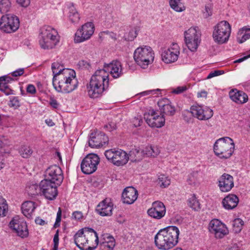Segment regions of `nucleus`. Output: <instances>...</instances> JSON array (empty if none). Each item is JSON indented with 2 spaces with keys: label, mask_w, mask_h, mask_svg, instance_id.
Listing matches in <instances>:
<instances>
[{
  "label": "nucleus",
  "mask_w": 250,
  "mask_h": 250,
  "mask_svg": "<svg viewBox=\"0 0 250 250\" xmlns=\"http://www.w3.org/2000/svg\"><path fill=\"white\" fill-rule=\"evenodd\" d=\"M49 104L54 108H57L59 105L57 100L53 97L50 98Z\"/></svg>",
  "instance_id": "53"
},
{
  "label": "nucleus",
  "mask_w": 250,
  "mask_h": 250,
  "mask_svg": "<svg viewBox=\"0 0 250 250\" xmlns=\"http://www.w3.org/2000/svg\"><path fill=\"white\" fill-rule=\"evenodd\" d=\"M179 230L175 226H168L160 230L154 237L157 248L162 250H169L178 242Z\"/></svg>",
  "instance_id": "1"
},
{
  "label": "nucleus",
  "mask_w": 250,
  "mask_h": 250,
  "mask_svg": "<svg viewBox=\"0 0 250 250\" xmlns=\"http://www.w3.org/2000/svg\"><path fill=\"white\" fill-rule=\"evenodd\" d=\"M142 122L141 117H135L133 120V125L135 127L140 126Z\"/></svg>",
  "instance_id": "54"
},
{
  "label": "nucleus",
  "mask_w": 250,
  "mask_h": 250,
  "mask_svg": "<svg viewBox=\"0 0 250 250\" xmlns=\"http://www.w3.org/2000/svg\"><path fill=\"white\" fill-rule=\"evenodd\" d=\"M17 2L21 6L26 7L30 4V0H16Z\"/></svg>",
  "instance_id": "55"
},
{
  "label": "nucleus",
  "mask_w": 250,
  "mask_h": 250,
  "mask_svg": "<svg viewBox=\"0 0 250 250\" xmlns=\"http://www.w3.org/2000/svg\"><path fill=\"white\" fill-rule=\"evenodd\" d=\"M160 116L154 110H150L148 113L144 114V119L147 124L152 127L160 128L164 126L165 123L164 116Z\"/></svg>",
  "instance_id": "18"
},
{
  "label": "nucleus",
  "mask_w": 250,
  "mask_h": 250,
  "mask_svg": "<svg viewBox=\"0 0 250 250\" xmlns=\"http://www.w3.org/2000/svg\"><path fill=\"white\" fill-rule=\"evenodd\" d=\"M133 57L139 65L143 68H145L153 62L154 53L149 46L139 47L135 50Z\"/></svg>",
  "instance_id": "6"
},
{
  "label": "nucleus",
  "mask_w": 250,
  "mask_h": 250,
  "mask_svg": "<svg viewBox=\"0 0 250 250\" xmlns=\"http://www.w3.org/2000/svg\"><path fill=\"white\" fill-rule=\"evenodd\" d=\"M108 75L104 70H97L91 78L87 85L88 94L90 98L101 96L108 86Z\"/></svg>",
  "instance_id": "3"
},
{
  "label": "nucleus",
  "mask_w": 250,
  "mask_h": 250,
  "mask_svg": "<svg viewBox=\"0 0 250 250\" xmlns=\"http://www.w3.org/2000/svg\"><path fill=\"white\" fill-rule=\"evenodd\" d=\"M99 70H104L108 75L107 72H109L114 78H118L123 74L121 63L117 60L113 61L109 63H104V68Z\"/></svg>",
  "instance_id": "22"
},
{
  "label": "nucleus",
  "mask_w": 250,
  "mask_h": 250,
  "mask_svg": "<svg viewBox=\"0 0 250 250\" xmlns=\"http://www.w3.org/2000/svg\"><path fill=\"white\" fill-rule=\"evenodd\" d=\"M113 206L110 199L106 198L98 205L96 210L101 216H111L112 214Z\"/></svg>",
  "instance_id": "26"
},
{
  "label": "nucleus",
  "mask_w": 250,
  "mask_h": 250,
  "mask_svg": "<svg viewBox=\"0 0 250 250\" xmlns=\"http://www.w3.org/2000/svg\"><path fill=\"white\" fill-rule=\"evenodd\" d=\"M207 92L205 90L202 91L198 93V97H206L207 96Z\"/></svg>",
  "instance_id": "64"
},
{
  "label": "nucleus",
  "mask_w": 250,
  "mask_h": 250,
  "mask_svg": "<svg viewBox=\"0 0 250 250\" xmlns=\"http://www.w3.org/2000/svg\"><path fill=\"white\" fill-rule=\"evenodd\" d=\"M244 225L243 221L240 218H236L233 221V230L235 232H239Z\"/></svg>",
  "instance_id": "45"
},
{
  "label": "nucleus",
  "mask_w": 250,
  "mask_h": 250,
  "mask_svg": "<svg viewBox=\"0 0 250 250\" xmlns=\"http://www.w3.org/2000/svg\"><path fill=\"white\" fill-rule=\"evenodd\" d=\"M224 73V71L222 70H214L213 71L211 72L207 76V79H209L212 78L214 77L219 76Z\"/></svg>",
  "instance_id": "48"
},
{
  "label": "nucleus",
  "mask_w": 250,
  "mask_h": 250,
  "mask_svg": "<svg viewBox=\"0 0 250 250\" xmlns=\"http://www.w3.org/2000/svg\"><path fill=\"white\" fill-rule=\"evenodd\" d=\"M201 33L195 27H191L185 32V40L188 48L195 51L200 42Z\"/></svg>",
  "instance_id": "11"
},
{
  "label": "nucleus",
  "mask_w": 250,
  "mask_h": 250,
  "mask_svg": "<svg viewBox=\"0 0 250 250\" xmlns=\"http://www.w3.org/2000/svg\"><path fill=\"white\" fill-rule=\"evenodd\" d=\"M104 128L109 131H112L116 128V125L114 123H110L107 125H104Z\"/></svg>",
  "instance_id": "52"
},
{
  "label": "nucleus",
  "mask_w": 250,
  "mask_h": 250,
  "mask_svg": "<svg viewBox=\"0 0 250 250\" xmlns=\"http://www.w3.org/2000/svg\"><path fill=\"white\" fill-rule=\"evenodd\" d=\"M35 208V203L32 201L24 202L21 207L22 213L28 218H30L32 217V213Z\"/></svg>",
  "instance_id": "30"
},
{
  "label": "nucleus",
  "mask_w": 250,
  "mask_h": 250,
  "mask_svg": "<svg viewBox=\"0 0 250 250\" xmlns=\"http://www.w3.org/2000/svg\"><path fill=\"white\" fill-rule=\"evenodd\" d=\"M231 26L226 21L219 22L214 27L212 37L215 42L221 44L227 42L231 33Z\"/></svg>",
  "instance_id": "7"
},
{
  "label": "nucleus",
  "mask_w": 250,
  "mask_h": 250,
  "mask_svg": "<svg viewBox=\"0 0 250 250\" xmlns=\"http://www.w3.org/2000/svg\"><path fill=\"white\" fill-rule=\"evenodd\" d=\"M60 37L57 31L49 25L42 27L39 31V43L44 49L54 48L59 42Z\"/></svg>",
  "instance_id": "4"
},
{
  "label": "nucleus",
  "mask_w": 250,
  "mask_h": 250,
  "mask_svg": "<svg viewBox=\"0 0 250 250\" xmlns=\"http://www.w3.org/2000/svg\"><path fill=\"white\" fill-rule=\"evenodd\" d=\"M188 205L195 210H198L201 208L200 204L194 195L189 199Z\"/></svg>",
  "instance_id": "42"
},
{
  "label": "nucleus",
  "mask_w": 250,
  "mask_h": 250,
  "mask_svg": "<svg viewBox=\"0 0 250 250\" xmlns=\"http://www.w3.org/2000/svg\"><path fill=\"white\" fill-rule=\"evenodd\" d=\"M19 153L22 157L28 158L33 153V150L30 146H23L20 148Z\"/></svg>",
  "instance_id": "38"
},
{
  "label": "nucleus",
  "mask_w": 250,
  "mask_h": 250,
  "mask_svg": "<svg viewBox=\"0 0 250 250\" xmlns=\"http://www.w3.org/2000/svg\"><path fill=\"white\" fill-rule=\"evenodd\" d=\"M190 112L193 117L199 120H207L211 118L213 115V110L207 106L199 105H193L190 108Z\"/></svg>",
  "instance_id": "17"
},
{
  "label": "nucleus",
  "mask_w": 250,
  "mask_h": 250,
  "mask_svg": "<svg viewBox=\"0 0 250 250\" xmlns=\"http://www.w3.org/2000/svg\"><path fill=\"white\" fill-rule=\"evenodd\" d=\"M205 11L208 16L211 15V5L208 4L205 6Z\"/></svg>",
  "instance_id": "62"
},
{
  "label": "nucleus",
  "mask_w": 250,
  "mask_h": 250,
  "mask_svg": "<svg viewBox=\"0 0 250 250\" xmlns=\"http://www.w3.org/2000/svg\"><path fill=\"white\" fill-rule=\"evenodd\" d=\"M20 21L18 17L13 14L3 15L0 20V30L6 33H12L19 28Z\"/></svg>",
  "instance_id": "9"
},
{
  "label": "nucleus",
  "mask_w": 250,
  "mask_h": 250,
  "mask_svg": "<svg viewBox=\"0 0 250 250\" xmlns=\"http://www.w3.org/2000/svg\"><path fill=\"white\" fill-rule=\"evenodd\" d=\"M56 183L43 180L40 182L41 194L49 200L55 199L58 195Z\"/></svg>",
  "instance_id": "15"
},
{
  "label": "nucleus",
  "mask_w": 250,
  "mask_h": 250,
  "mask_svg": "<svg viewBox=\"0 0 250 250\" xmlns=\"http://www.w3.org/2000/svg\"><path fill=\"white\" fill-rule=\"evenodd\" d=\"M139 29L137 27H135L130 30L128 33H126L125 38L126 40L132 41L137 37Z\"/></svg>",
  "instance_id": "41"
},
{
  "label": "nucleus",
  "mask_w": 250,
  "mask_h": 250,
  "mask_svg": "<svg viewBox=\"0 0 250 250\" xmlns=\"http://www.w3.org/2000/svg\"><path fill=\"white\" fill-rule=\"evenodd\" d=\"M104 155L109 161L117 166L125 165L129 160L128 155L121 149L107 150L104 152Z\"/></svg>",
  "instance_id": "10"
},
{
  "label": "nucleus",
  "mask_w": 250,
  "mask_h": 250,
  "mask_svg": "<svg viewBox=\"0 0 250 250\" xmlns=\"http://www.w3.org/2000/svg\"><path fill=\"white\" fill-rule=\"evenodd\" d=\"M249 58H250V54H249L248 55H247V56H244V57H243L242 58H240V59L236 60L234 62H241L243 61H244V60H246V59H248Z\"/></svg>",
  "instance_id": "63"
},
{
  "label": "nucleus",
  "mask_w": 250,
  "mask_h": 250,
  "mask_svg": "<svg viewBox=\"0 0 250 250\" xmlns=\"http://www.w3.org/2000/svg\"><path fill=\"white\" fill-rule=\"evenodd\" d=\"M72 218L76 220H80L83 218V213L80 211H75L73 212Z\"/></svg>",
  "instance_id": "49"
},
{
  "label": "nucleus",
  "mask_w": 250,
  "mask_h": 250,
  "mask_svg": "<svg viewBox=\"0 0 250 250\" xmlns=\"http://www.w3.org/2000/svg\"><path fill=\"white\" fill-rule=\"evenodd\" d=\"M238 202L239 199L236 195L229 194L223 199L222 204L225 209L229 210L236 207Z\"/></svg>",
  "instance_id": "29"
},
{
  "label": "nucleus",
  "mask_w": 250,
  "mask_h": 250,
  "mask_svg": "<svg viewBox=\"0 0 250 250\" xmlns=\"http://www.w3.org/2000/svg\"><path fill=\"white\" fill-rule=\"evenodd\" d=\"M62 74L56 76L55 79H53L54 87L58 92H71L78 86L75 72L73 69L65 70Z\"/></svg>",
  "instance_id": "2"
},
{
  "label": "nucleus",
  "mask_w": 250,
  "mask_h": 250,
  "mask_svg": "<svg viewBox=\"0 0 250 250\" xmlns=\"http://www.w3.org/2000/svg\"><path fill=\"white\" fill-rule=\"evenodd\" d=\"M91 233L92 239H95L96 246L98 244L99 239L97 233L92 228H84L80 229L74 236V242L76 246L81 250H84L83 247L88 244L87 236Z\"/></svg>",
  "instance_id": "8"
},
{
  "label": "nucleus",
  "mask_w": 250,
  "mask_h": 250,
  "mask_svg": "<svg viewBox=\"0 0 250 250\" xmlns=\"http://www.w3.org/2000/svg\"><path fill=\"white\" fill-rule=\"evenodd\" d=\"M4 166V156L0 153V170L2 169Z\"/></svg>",
  "instance_id": "59"
},
{
  "label": "nucleus",
  "mask_w": 250,
  "mask_h": 250,
  "mask_svg": "<svg viewBox=\"0 0 250 250\" xmlns=\"http://www.w3.org/2000/svg\"><path fill=\"white\" fill-rule=\"evenodd\" d=\"M108 138L102 132H94L90 134L88 141L89 146L92 148H98L108 144Z\"/></svg>",
  "instance_id": "20"
},
{
  "label": "nucleus",
  "mask_w": 250,
  "mask_h": 250,
  "mask_svg": "<svg viewBox=\"0 0 250 250\" xmlns=\"http://www.w3.org/2000/svg\"><path fill=\"white\" fill-rule=\"evenodd\" d=\"M158 183L161 187L166 188L170 185V180L164 174H160L158 178Z\"/></svg>",
  "instance_id": "44"
},
{
  "label": "nucleus",
  "mask_w": 250,
  "mask_h": 250,
  "mask_svg": "<svg viewBox=\"0 0 250 250\" xmlns=\"http://www.w3.org/2000/svg\"><path fill=\"white\" fill-rule=\"evenodd\" d=\"M94 26L92 22H87L78 29L75 33L74 42L75 43H80L90 38L94 33Z\"/></svg>",
  "instance_id": "14"
},
{
  "label": "nucleus",
  "mask_w": 250,
  "mask_h": 250,
  "mask_svg": "<svg viewBox=\"0 0 250 250\" xmlns=\"http://www.w3.org/2000/svg\"><path fill=\"white\" fill-rule=\"evenodd\" d=\"M9 106L11 107H14L16 109L20 106V102L18 97H13L11 98Z\"/></svg>",
  "instance_id": "46"
},
{
  "label": "nucleus",
  "mask_w": 250,
  "mask_h": 250,
  "mask_svg": "<svg viewBox=\"0 0 250 250\" xmlns=\"http://www.w3.org/2000/svg\"><path fill=\"white\" fill-rule=\"evenodd\" d=\"M166 212L164 204L160 201H157L153 202L152 207L147 210L148 214L151 217L160 219L165 215Z\"/></svg>",
  "instance_id": "23"
},
{
  "label": "nucleus",
  "mask_w": 250,
  "mask_h": 250,
  "mask_svg": "<svg viewBox=\"0 0 250 250\" xmlns=\"http://www.w3.org/2000/svg\"><path fill=\"white\" fill-rule=\"evenodd\" d=\"M100 159L95 154L87 155L82 161L81 165L82 172L86 174H90L95 172L99 163Z\"/></svg>",
  "instance_id": "12"
},
{
  "label": "nucleus",
  "mask_w": 250,
  "mask_h": 250,
  "mask_svg": "<svg viewBox=\"0 0 250 250\" xmlns=\"http://www.w3.org/2000/svg\"><path fill=\"white\" fill-rule=\"evenodd\" d=\"M44 180L56 183L60 185L63 181L62 171L60 167L57 165L51 166L45 171Z\"/></svg>",
  "instance_id": "16"
},
{
  "label": "nucleus",
  "mask_w": 250,
  "mask_h": 250,
  "mask_svg": "<svg viewBox=\"0 0 250 250\" xmlns=\"http://www.w3.org/2000/svg\"><path fill=\"white\" fill-rule=\"evenodd\" d=\"M230 99L237 104H244L248 100V95L242 91L233 89L229 93Z\"/></svg>",
  "instance_id": "28"
},
{
  "label": "nucleus",
  "mask_w": 250,
  "mask_h": 250,
  "mask_svg": "<svg viewBox=\"0 0 250 250\" xmlns=\"http://www.w3.org/2000/svg\"><path fill=\"white\" fill-rule=\"evenodd\" d=\"M157 104L159 107L161 114L164 116H173L176 113L175 107L167 98H163L159 100Z\"/></svg>",
  "instance_id": "24"
},
{
  "label": "nucleus",
  "mask_w": 250,
  "mask_h": 250,
  "mask_svg": "<svg viewBox=\"0 0 250 250\" xmlns=\"http://www.w3.org/2000/svg\"><path fill=\"white\" fill-rule=\"evenodd\" d=\"M250 38V28L244 26L240 29L237 35V41L239 43H242Z\"/></svg>",
  "instance_id": "32"
},
{
  "label": "nucleus",
  "mask_w": 250,
  "mask_h": 250,
  "mask_svg": "<svg viewBox=\"0 0 250 250\" xmlns=\"http://www.w3.org/2000/svg\"><path fill=\"white\" fill-rule=\"evenodd\" d=\"M128 155L132 161H139L142 159L144 154L143 151L135 149L131 150Z\"/></svg>",
  "instance_id": "37"
},
{
  "label": "nucleus",
  "mask_w": 250,
  "mask_h": 250,
  "mask_svg": "<svg viewBox=\"0 0 250 250\" xmlns=\"http://www.w3.org/2000/svg\"><path fill=\"white\" fill-rule=\"evenodd\" d=\"M187 89L186 86H178L172 91V93L176 94H180Z\"/></svg>",
  "instance_id": "50"
},
{
  "label": "nucleus",
  "mask_w": 250,
  "mask_h": 250,
  "mask_svg": "<svg viewBox=\"0 0 250 250\" xmlns=\"http://www.w3.org/2000/svg\"><path fill=\"white\" fill-rule=\"evenodd\" d=\"M35 222L37 224L40 225H44L46 224V223L45 222L44 220L39 217H38L35 219Z\"/></svg>",
  "instance_id": "60"
},
{
  "label": "nucleus",
  "mask_w": 250,
  "mask_h": 250,
  "mask_svg": "<svg viewBox=\"0 0 250 250\" xmlns=\"http://www.w3.org/2000/svg\"><path fill=\"white\" fill-rule=\"evenodd\" d=\"M24 72V68H19L11 73L13 77H17L22 75Z\"/></svg>",
  "instance_id": "51"
},
{
  "label": "nucleus",
  "mask_w": 250,
  "mask_h": 250,
  "mask_svg": "<svg viewBox=\"0 0 250 250\" xmlns=\"http://www.w3.org/2000/svg\"><path fill=\"white\" fill-rule=\"evenodd\" d=\"M10 228L14 230L19 236L24 238L28 235V230L26 222L15 217L9 223Z\"/></svg>",
  "instance_id": "21"
},
{
  "label": "nucleus",
  "mask_w": 250,
  "mask_h": 250,
  "mask_svg": "<svg viewBox=\"0 0 250 250\" xmlns=\"http://www.w3.org/2000/svg\"><path fill=\"white\" fill-rule=\"evenodd\" d=\"M143 151L144 155L146 157H155L160 153V150L157 146H146Z\"/></svg>",
  "instance_id": "36"
},
{
  "label": "nucleus",
  "mask_w": 250,
  "mask_h": 250,
  "mask_svg": "<svg viewBox=\"0 0 250 250\" xmlns=\"http://www.w3.org/2000/svg\"><path fill=\"white\" fill-rule=\"evenodd\" d=\"M59 230H57L56 231L55 234L54 236V238H53L54 245L59 246Z\"/></svg>",
  "instance_id": "57"
},
{
  "label": "nucleus",
  "mask_w": 250,
  "mask_h": 250,
  "mask_svg": "<svg viewBox=\"0 0 250 250\" xmlns=\"http://www.w3.org/2000/svg\"><path fill=\"white\" fill-rule=\"evenodd\" d=\"M208 229L209 231L217 239H221L229 233L226 226L217 219L210 221Z\"/></svg>",
  "instance_id": "13"
},
{
  "label": "nucleus",
  "mask_w": 250,
  "mask_h": 250,
  "mask_svg": "<svg viewBox=\"0 0 250 250\" xmlns=\"http://www.w3.org/2000/svg\"><path fill=\"white\" fill-rule=\"evenodd\" d=\"M10 0H1L0 1V12L4 13L8 12L11 8Z\"/></svg>",
  "instance_id": "43"
},
{
  "label": "nucleus",
  "mask_w": 250,
  "mask_h": 250,
  "mask_svg": "<svg viewBox=\"0 0 250 250\" xmlns=\"http://www.w3.org/2000/svg\"><path fill=\"white\" fill-rule=\"evenodd\" d=\"M218 187L222 192L229 191L234 187L233 177L229 174L224 173L218 179Z\"/></svg>",
  "instance_id": "25"
},
{
  "label": "nucleus",
  "mask_w": 250,
  "mask_h": 250,
  "mask_svg": "<svg viewBox=\"0 0 250 250\" xmlns=\"http://www.w3.org/2000/svg\"><path fill=\"white\" fill-rule=\"evenodd\" d=\"M115 246V240L113 237L108 235L100 245L101 250H113Z\"/></svg>",
  "instance_id": "31"
},
{
  "label": "nucleus",
  "mask_w": 250,
  "mask_h": 250,
  "mask_svg": "<svg viewBox=\"0 0 250 250\" xmlns=\"http://www.w3.org/2000/svg\"><path fill=\"white\" fill-rule=\"evenodd\" d=\"M8 211V205L5 199L0 196V217L6 216Z\"/></svg>",
  "instance_id": "40"
},
{
  "label": "nucleus",
  "mask_w": 250,
  "mask_h": 250,
  "mask_svg": "<svg viewBox=\"0 0 250 250\" xmlns=\"http://www.w3.org/2000/svg\"><path fill=\"white\" fill-rule=\"evenodd\" d=\"M183 0H169L170 7L177 12H181L186 10V6L182 2Z\"/></svg>",
  "instance_id": "33"
},
{
  "label": "nucleus",
  "mask_w": 250,
  "mask_h": 250,
  "mask_svg": "<svg viewBox=\"0 0 250 250\" xmlns=\"http://www.w3.org/2000/svg\"><path fill=\"white\" fill-rule=\"evenodd\" d=\"M26 190L28 194L31 195H35L39 194H41L40 185L39 186L37 184L31 185L26 188Z\"/></svg>",
  "instance_id": "39"
},
{
  "label": "nucleus",
  "mask_w": 250,
  "mask_h": 250,
  "mask_svg": "<svg viewBox=\"0 0 250 250\" xmlns=\"http://www.w3.org/2000/svg\"><path fill=\"white\" fill-rule=\"evenodd\" d=\"M69 19L72 23H77L80 20V16L73 3H71L69 6Z\"/></svg>",
  "instance_id": "35"
},
{
  "label": "nucleus",
  "mask_w": 250,
  "mask_h": 250,
  "mask_svg": "<svg viewBox=\"0 0 250 250\" xmlns=\"http://www.w3.org/2000/svg\"><path fill=\"white\" fill-rule=\"evenodd\" d=\"M180 54V47L177 43H173L170 47L164 49L161 54L162 60L167 63L177 60Z\"/></svg>",
  "instance_id": "19"
},
{
  "label": "nucleus",
  "mask_w": 250,
  "mask_h": 250,
  "mask_svg": "<svg viewBox=\"0 0 250 250\" xmlns=\"http://www.w3.org/2000/svg\"><path fill=\"white\" fill-rule=\"evenodd\" d=\"M79 65H80V66L84 68H87L88 66H89V63L83 60L80 61L79 62Z\"/></svg>",
  "instance_id": "61"
},
{
  "label": "nucleus",
  "mask_w": 250,
  "mask_h": 250,
  "mask_svg": "<svg viewBox=\"0 0 250 250\" xmlns=\"http://www.w3.org/2000/svg\"><path fill=\"white\" fill-rule=\"evenodd\" d=\"M160 91V89L158 88V89H153V90H147V91L143 92L142 94L143 95H148V94L154 95V94H156V92Z\"/></svg>",
  "instance_id": "58"
},
{
  "label": "nucleus",
  "mask_w": 250,
  "mask_h": 250,
  "mask_svg": "<svg viewBox=\"0 0 250 250\" xmlns=\"http://www.w3.org/2000/svg\"><path fill=\"white\" fill-rule=\"evenodd\" d=\"M213 150L215 154L219 158L228 159L231 156L234 150L233 141L228 137L220 138L216 141Z\"/></svg>",
  "instance_id": "5"
},
{
  "label": "nucleus",
  "mask_w": 250,
  "mask_h": 250,
  "mask_svg": "<svg viewBox=\"0 0 250 250\" xmlns=\"http://www.w3.org/2000/svg\"><path fill=\"white\" fill-rule=\"evenodd\" d=\"M138 198V191L132 187L125 188L122 193L124 203L130 205L133 204Z\"/></svg>",
  "instance_id": "27"
},
{
  "label": "nucleus",
  "mask_w": 250,
  "mask_h": 250,
  "mask_svg": "<svg viewBox=\"0 0 250 250\" xmlns=\"http://www.w3.org/2000/svg\"><path fill=\"white\" fill-rule=\"evenodd\" d=\"M2 90L1 91L3 92L6 95H9L13 94V91L9 88V86L6 83H4L2 86Z\"/></svg>",
  "instance_id": "47"
},
{
  "label": "nucleus",
  "mask_w": 250,
  "mask_h": 250,
  "mask_svg": "<svg viewBox=\"0 0 250 250\" xmlns=\"http://www.w3.org/2000/svg\"><path fill=\"white\" fill-rule=\"evenodd\" d=\"M51 69L53 74V79H54L56 76L62 74L63 71L70 69L64 68V66L59 62H54L52 64Z\"/></svg>",
  "instance_id": "34"
},
{
  "label": "nucleus",
  "mask_w": 250,
  "mask_h": 250,
  "mask_svg": "<svg viewBox=\"0 0 250 250\" xmlns=\"http://www.w3.org/2000/svg\"><path fill=\"white\" fill-rule=\"evenodd\" d=\"M26 91L31 94H34L36 92V88L33 84H29L26 88Z\"/></svg>",
  "instance_id": "56"
}]
</instances>
